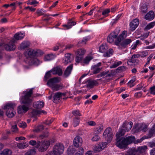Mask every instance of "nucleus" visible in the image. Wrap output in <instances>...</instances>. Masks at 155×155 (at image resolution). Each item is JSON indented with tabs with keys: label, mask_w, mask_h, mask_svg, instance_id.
<instances>
[{
	"label": "nucleus",
	"mask_w": 155,
	"mask_h": 155,
	"mask_svg": "<svg viewBox=\"0 0 155 155\" xmlns=\"http://www.w3.org/2000/svg\"><path fill=\"white\" fill-rule=\"evenodd\" d=\"M133 123L132 122H130L129 123H124L119 129L118 132L116 134V144L119 148L122 149L128 144L133 142L134 143L135 137L133 136H129L126 138L121 137L124 135L125 132L128 131L131 129Z\"/></svg>",
	"instance_id": "nucleus-1"
},
{
	"label": "nucleus",
	"mask_w": 155,
	"mask_h": 155,
	"mask_svg": "<svg viewBox=\"0 0 155 155\" xmlns=\"http://www.w3.org/2000/svg\"><path fill=\"white\" fill-rule=\"evenodd\" d=\"M42 54V52L39 50L28 49L25 53V55L27 58L25 60L26 62L30 65L39 64V61L35 56L41 55Z\"/></svg>",
	"instance_id": "nucleus-2"
},
{
	"label": "nucleus",
	"mask_w": 155,
	"mask_h": 155,
	"mask_svg": "<svg viewBox=\"0 0 155 155\" xmlns=\"http://www.w3.org/2000/svg\"><path fill=\"white\" fill-rule=\"evenodd\" d=\"M25 35V33L21 32H18L15 34L14 38L12 39L10 41L8 44L4 45L5 49L7 51L13 50L15 48V46L14 43L16 40H21L23 39Z\"/></svg>",
	"instance_id": "nucleus-3"
},
{
	"label": "nucleus",
	"mask_w": 155,
	"mask_h": 155,
	"mask_svg": "<svg viewBox=\"0 0 155 155\" xmlns=\"http://www.w3.org/2000/svg\"><path fill=\"white\" fill-rule=\"evenodd\" d=\"M61 81L59 78L55 77L49 79L47 82V85L54 91H57L62 89L63 85L62 84H58Z\"/></svg>",
	"instance_id": "nucleus-4"
},
{
	"label": "nucleus",
	"mask_w": 155,
	"mask_h": 155,
	"mask_svg": "<svg viewBox=\"0 0 155 155\" xmlns=\"http://www.w3.org/2000/svg\"><path fill=\"white\" fill-rule=\"evenodd\" d=\"M16 104L12 102L7 103L4 106V109L6 110V114L8 117H13L16 114L14 108Z\"/></svg>",
	"instance_id": "nucleus-5"
},
{
	"label": "nucleus",
	"mask_w": 155,
	"mask_h": 155,
	"mask_svg": "<svg viewBox=\"0 0 155 155\" xmlns=\"http://www.w3.org/2000/svg\"><path fill=\"white\" fill-rule=\"evenodd\" d=\"M24 96H22L20 97V102L24 104H28L32 101L31 94L32 93V89L27 90L25 92H23Z\"/></svg>",
	"instance_id": "nucleus-6"
},
{
	"label": "nucleus",
	"mask_w": 155,
	"mask_h": 155,
	"mask_svg": "<svg viewBox=\"0 0 155 155\" xmlns=\"http://www.w3.org/2000/svg\"><path fill=\"white\" fill-rule=\"evenodd\" d=\"M85 53V50L83 49H79L76 51L75 59L76 63H78L82 60Z\"/></svg>",
	"instance_id": "nucleus-7"
},
{
	"label": "nucleus",
	"mask_w": 155,
	"mask_h": 155,
	"mask_svg": "<svg viewBox=\"0 0 155 155\" xmlns=\"http://www.w3.org/2000/svg\"><path fill=\"white\" fill-rule=\"evenodd\" d=\"M50 144V142L49 140H46L41 142L38 141L37 142L36 147L38 148L40 147L39 149V150L42 152L45 151L48 147Z\"/></svg>",
	"instance_id": "nucleus-8"
},
{
	"label": "nucleus",
	"mask_w": 155,
	"mask_h": 155,
	"mask_svg": "<svg viewBox=\"0 0 155 155\" xmlns=\"http://www.w3.org/2000/svg\"><path fill=\"white\" fill-rule=\"evenodd\" d=\"M64 150V147L61 143H57L54 147L53 150L51 151L55 155H60L62 153Z\"/></svg>",
	"instance_id": "nucleus-9"
},
{
	"label": "nucleus",
	"mask_w": 155,
	"mask_h": 155,
	"mask_svg": "<svg viewBox=\"0 0 155 155\" xmlns=\"http://www.w3.org/2000/svg\"><path fill=\"white\" fill-rule=\"evenodd\" d=\"M111 129L110 127H107L104 131L103 134L104 137L108 143H110L112 140L113 136L111 132Z\"/></svg>",
	"instance_id": "nucleus-10"
},
{
	"label": "nucleus",
	"mask_w": 155,
	"mask_h": 155,
	"mask_svg": "<svg viewBox=\"0 0 155 155\" xmlns=\"http://www.w3.org/2000/svg\"><path fill=\"white\" fill-rule=\"evenodd\" d=\"M119 32L120 30L117 28L111 32L107 37V42L110 43H112L114 42V39L117 38Z\"/></svg>",
	"instance_id": "nucleus-11"
},
{
	"label": "nucleus",
	"mask_w": 155,
	"mask_h": 155,
	"mask_svg": "<svg viewBox=\"0 0 155 155\" xmlns=\"http://www.w3.org/2000/svg\"><path fill=\"white\" fill-rule=\"evenodd\" d=\"M132 40L130 39H126L123 40L121 42H116L115 45L118 46V48L120 49L126 48L127 45L131 43Z\"/></svg>",
	"instance_id": "nucleus-12"
},
{
	"label": "nucleus",
	"mask_w": 155,
	"mask_h": 155,
	"mask_svg": "<svg viewBox=\"0 0 155 155\" xmlns=\"http://www.w3.org/2000/svg\"><path fill=\"white\" fill-rule=\"evenodd\" d=\"M65 96L66 93H65L56 92L53 96V101L54 103H57L62 98L64 99V98L63 97H64Z\"/></svg>",
	"instance_id": "nucleus-13"
},
{
	"label": "nucleus",
	"mask_w": 155,
	"mask_h": 155,
	"mask_svg": "<svg viewBox=\"0 0 155 155\" xmlns=\"http://www.w3.org/2000/svg\"><path fill=\"white\" fill-rule=\"evenodd\" d=\"M139 24V20L136 18L130 22V28L131 31H134L137 27Z\"/></svg>",
	"instance_id": "nucleus-14"
},
{
	"label": "nucleus",
	"mask_w": 155,
	"mask_h": 155,
	"mask_svg": "<svg viewBox=\"0 0 155 155\" xmlns=\"http://www.w3.org/2000/svg\"><path fill=\"white\" fill-rule=\"evenodd\" d=\"M29 107L28 105H24L19 106L18 108V112L19 114H21L26 113L29 109Z\"/></svg>",
	"instance_id": "nucleus-15"
},
{
	"label": "nucleus",
	"mask_w": 155,
	"mask_h": 155,
	"mask_svg": "<svg viewBox=\"0 0 155 155\" xmlns=\"http://www.w3.org/2000/svg\"><path fill=\"white\" fill-rule=\"evenodd\" d=\"M107 145L106 142L102 143H100L95 147L94 150L95 152H98L104 149Z\"/></svg>",
	"instance_id": "nucleus-16"
},
{
	"label": "nucleus",
	"mask_w": 155,
	"mask_h": 155,
	"mask_svg": "<svg viewBox=\"0 0 155 155\" xmlns=\"http://www.w3.org/2000/svg\"><path fill=\"white\" fill-rule=\"evenodd\" d=\"M82 143V140L79 136H76L74 138L73 143L74 145L76 147H78L81 146Z\"/></svg>",
	"instance_id": "nucleus-17"
},
{
	"label": "nucleus",
	"mask_w": 155,
	"mask_h": 155,
	"mask_svg": "<svg viewBox=\"0 0 155 155\" xmlns=\"http://www.w3.org/2000/svg\"><path fill=\"white\" fill-rule=\"evenodd\" d=\"M51 72L53 74H58L59 76L61 75L62 74V70L61 67H57L51 70Z\"/></svg>",
	"instance_id": "nucleus-18"
},
{
	"label": "nucleus",
	"mask_w": 155,
	"mask_h": 155,
	"mask_svg": "<svg viewBox=\"0 0 155 155\" xmlns=\"http://www.w3.org/2000/svg\"><path fill=\"white\" fill-rule=\"evenodd\" d=\"M154 12L152 11H150L145 15L144 18L147 20L151 21L154 19Z\"/></svg>",
	"instance_id": "nucleus-19"
},
{
	"label": "nucleus",
	"mask_w": 155,
	"mask_h": 155,
	"mask_svg": "<svg viewBox=\"0 0 155 155\" xmlns=\"http://www.w3.org/2000/svg\"><path fill=\"white\" fill-rule=\"evenodd\" d=\"M101 63H99L91 67V70L94 74L98 73L101 70V68H99L101 65Z\"/></svg>",
	"instance_id": "nucleus-20"
},
{
	"label": "nucleus",
	"mask_w": 155,
	"mask_h": 155,
	"mask_svg": "<svg viewBox=\"0 0 155 155\" xmlns=\"http://www.w3.org/2000/svg\"><path fill=\"white\" fill-rule=\"evenodd\" d=\"M97 84L96 81L88 80L86 82V87L87 88H91Z\"/></svg>",
	"instance_id": "nucleus-21"
},
{
	"label": "nucleus",
	"mask_w": 155,
	"mask_h": 155,
	"mask_svg": "<svg viewBox=\"0 0 155 155\" xmlns=\"http://www.w3.org/2000/svg\"><path fill=\"white\" fill-rule=\"evenodd\" d=\"M147 126L144 124H141L139 125L136 128V131L139 132L142 131L143 132H146L147 130Z\"/></svg>",
	"instance_id": "nucleus-22"
},
{
	"label": "nucleus",
	"mask_w": 155,
	"mask_h": 155,
	"mask_svg": "<svg viewBox=\"0 0 155 155\" xmlns=\"http://www.w3.org/2000/svg\"><path fill=\"white\" fill-rule=\"evenodd\" d=\"M71 54L67 53L65 54L64 57L63 58V62L65 64H66L71 62L70 58Z\"/></svg>",
	"instance_id": "nucleus-23"
},
{
	"label": "nucleus",
	"mask_w": 155,
	"mask_h": 155,
	"mask_svg": "<svg viewBox=\"0 0 155 155\" xmlns=\"http://www.w3.org/2000/svg\"><path fill=\"white\" fill-rule=\"evenodd\" d=\"M127 32L125 31H124L123 32L120 34L118 37H117V41H115L116 42L120 43L121 40H122L124 38L126 37L127 36Z\"/></svg>",
	"instance_id": "nucleus-24"
},
{
	"label": "nucleus",
	"mask_w": 155,
	"mask_h": 155,
	"mask_svg": "<svg viewBox=\"0 0 155 155\" xmlns=\"http://www.w3.org/2000/svg\"><path fill=\"white\" fill-rule=\"evenodd\" d=\"M30 42L28 41H24L20 45L19 48L21 50L24 49L28 48L30 45Z\"/></svg>",
	"instance_id": "nucleus-25"
},
{
	"label": "nucleus",
	"mask_w": 155,
	"mask_h": 155,
	"mask_svg": "<svg viewBox=\"0 0 155 155\" xmlns=\"http://www.w3.org/2000/svg\"><path fill=\"white\" fill-rule=\"evenodd\" d=\"M137 149L138 153L143 154L146 153L147 148L146 146L144 145L138 147Z\"/></svg>",
	"instance_id": "nucleus-26"
},
{
	"label": "nucleus",
	"mask_w": 155,
	"mask_h": 155,
	"mask_svg": "<svg viewBox=\"0 0 155 155\" xmlns=\"http://www.w3.org/2000/svg\"><path fill=\"white\" fill-rule=\"evenodd\" d=\"M76 23L75 22L73 21L72 20H70L68 21L67 25H64L63 26L66 28V29H69L71 28L72 26L74 25Z\"/></svg>",
	"instance_id": "nucleus-27"
},
{
	"label": "nucleus",
	"mask_w": 155,
	"mask_h": 155,
	"mask_svg": "<svg viewBox=\"0 0 155 155\" xmlns=\"http://www.w3.org/2000/svg\"><path fill=\"white\" fill-rule=\"evenodd\" d=\"M44 105V102L42 101H38L33 103L34 107L37 108H42Z\"/></svg>",
	"instance_id": "nucleus-28"
},
{
	"label": "nucleus",
	"mask_w": 155,
	"mask_h": 155,
	"mask_svg": "<svg viewBox=\"0 0 155 155\" xmlns=\"http://www.w3.org/2000/svg\"><path fill=\"white\" fill-rule=\"evenodd\" d=\"M56 57L55 54H48L45 56L44 58L45 61H49L54 59Z\"/></svg>",
	"instance_id": "nucleus-29"
},
{
	"label": "nucleus",
	"mask_w": 155,
	"mask_h": 155,
	"mask_svg": "<svg viewBox=\"0 0 155 155\" xmlns=\"http://www.w3.org/2000/svg\"><path fill=\"white\" fill-rule=\"evenodd\" d=\"M137 149L132 148L130 149L128 152L129 155H138Z\"/></svg>",
	"instance_id": "nucleus-30"
},
{
	"label": "nucleus",
	"mask_w": 155,
	"mask_h": 155,
	"mask_svg": "<svg viewBox=\"0 0 155 155\" xmlns=\"http://www.w3.org/2000/svg\"><path fill=\"white\" fill-rule=\"evenodd\" d=\"M72 68V64L70 65L67 68L64 72V74L65 76H68L71 74Z\"/></svg>",
	"instance_id": "nucleus-31"
},
{
	"label": "nucleus",
	"mask_w": 155,
	"mask_h": 155,
	"mask_svg": "<svg viewBox=\"0 0 155 155\" xmlns=\"http://www.w3.org/2000/svg\"><path fill=\"white\" fill-rule=\"evenodd\" d=\"M139 54H134L133 55L130 59L129 60L128 62H127V63H128V62H132V63H134L135 62H137L138 60H136L135 59V58H137L139 57Z\"/></svg>",
	"instance_id": "nucleus-32"
},
{
	"label": "nucleus",
	"mask_w": 155,
	"mask_h": 155,
	"mask_svg": "<svg viewBox=\"0 0 155 155\" xmlns=\"http://www.w3.org/2000/svg\"><path fill=\"white\" fill-rule=\"evenodd\" d=\"M140 12L143 13H145L147 11V5L145 4L142 5L140 8Z\"/></svg>",
	"instance_id": "nucleus-33"
},
{
	"label": "nucleus",
	"mask_w": 155,
	"mask_h": 155,
	"mask_svg": "<svg viewBox=\"0 0 155 155\" xmlns=\"http://www.w3.org/2000/svg\"><path fill=\"white\" fill-rule=\"evenodd\" d=\"M113 50L112 49H110L106 52L104 53V56L105 57H108L111 56L113 54Z\"/></svg>",
	"instance_id": "nucleus-34"
},
{
	"label": "nucleus",
	"mask_w": 155,
	"mask_h": 155,
	"mask_svg": "<svg viewBox=\"0 0 155 155\" xmlns=\"http://www.w3.org/2000/svg\"><path fill=\"white\" fill-rule=\"evenodd\" d=\"M18 147L20 149H23L28 146V144L26 143H21L17 144Z\"/></svg>",
	"instance_id": "nucleus-35"
},
{
	"label": "nucleus",
	"mask_w": 155,
	"mask_h": 155,
	"mask_svg": "<svg viewBox=\"0 0 155 155\" xmlns=\"http://www.w3.org/2000/svg\"><path fill=\"white\" fill-rule=\"evenodd\" d=\"M103 129V127L102 126H99L94 129V131L95 134L99 133Z\"/></svg>",
	"instance_id": "nucleus-36"
},
{
	"label": "nucleus",
	"mask_w": 155,
	"mask_h": 155,
	"mask_svg": "<svg viewBox=\"0 0 155 155\" xmlns=\"http://www.w3.org/2000/svg\"><path fill=\"white\" fill-rule=\"evenodd\" d=\"M141 44V42L139 40H137L135 42H134L131 46V49L134 50L136 48L137 46L139 45H140Z\"/></svg>",
	"instance_id": "nucleus-37"
},
{
	"label": "nucleus",
	"mask_w": 155,
	"mask_h": 155,
	"mask_svg": "<svg viewBox=\"0 0 155 155\" xmlns=\"http://www.w3.org/2000/svg\"><path fill=\"white\" fill-rule=\"evenodd\" d=\"M155 25V21H153L148 24L146 26L145 29L146 30H148L152 28Z\"/></svg>",
	"instance_id": "nucleus-38"
},
{
	"label": "nucleus",
	"mask_w": 155,
	"mask_h": 155,
	"mask_svg": "<svg viewBox=\"0 0 155 155\" xmlns=\"http://www.w3.org/2000/svg\"><path fill=\"white\" fill-rule=\"evenodd\" d=\"M41 114V111L39 110L35 109L33 110L31 112L32 117H35Z\"/></svg>",
	"instance_id": "nucleus-39"
},
{
	"label": "nucleus",
	"mask_w": 155,
	"mask_h": 155,
	"mask_svg": "<svg viewBox=\"0 0 155 155\" xmlns=\"http://www.w3.org/2000/svg\"><path fill=\"white\" fill-rule=\"evenodd\" d=\"M12 153V152L9 149H5L1 153V155H10Z\"/></svg>",
	"instance_id": "nucleus-40"
},
{
	"label": "nucleus",
	"mask_w": 155,
	"mask_h": 155,
	"mask_svg": "<svg viewBox=\"0 0 155 155\" xmlns=\"http://www.w3.org/2000/svg\"><path fill=\"white\" fill-rule=\"evenodd\" d=\"M121 64L122 62L120 61H116L112 65L110 66V68H114L117 67Z\"/></svg>",
	"instance_id": "nucleus-41"
},
{
	"label": "nucleus",
	"mask_w": 155,
	"mask_h": 155,
	"mask_svg": "<svg viewBox=\"0 0 155 155\" xmlns=\"http://www.w3.org/2000/svg\"><path fill=\"white\" fill-rule=\"evenodd\" d=\"M93 58L92 55L87 56L84 60V63L85 64H87Z\"/></svg>",
	"instance_id": "nucleus-42"
},
{
	"label": "nucleus",
	"mask_w": 155,
	"mask_h": 155,
	"mask_svg": "<svg viewBox=\"0 0 155 155\" xmlns=\"http://www.w3.org/2000/svg\"><path fill=\"white\" fill-rule=\"evenodd\" d=\"M80 120L79 118L75 117L73 120V125L75 127L78 125L79 123Z\"/></svg>",
	"instance_id": "nucleus-43"
},
{
	"label": "nucleus",
	"mask_w": 155,
	"mask_h": 155,
	"mask_svg": "<svg viewBox=\"0 0 155 155\" xmlns=\"http://www.w3.org/2000/svg\"><path fill=\"white\" fill-rule=\"evenodd\" d=\"M52 74L51 72V70L47 72L45 74L44 77L45 80H47L50 77H51Z\"/></svg>",
	"instance_id": "nucleus-44"
},
{
	"label": "nucleus",
	"mask_w": 155,
	"mask_h": 155,
	"mask_svg": "<svg viewBox=\"0 0 155 155\" xmlns=\"http://www.w3.org/2000/svg\"><path fill=\"white\" fill-rule=\"evenodd\" d=\"M107 48V46L105 44H103L101 45L99 48V50L100 52H103L104 50Z\"/></svg>",
	"instance_id": "nucleus-45"
},
{
	"label": "nucleus",
	"mask_w": 155,
	"mask_h": 155,
	"mask_svg": "<svg viewBox=\"0 0 155 155\" xmlns=\"http://www.w3.org/2000/svg\"><path fill=\"white\" fill-rule=\"evenodd\" d=\"M44 129V126L42 125H40L37 127L34 130V131L38 132Z\"/></svg>",
	"instance_id": "nucleus-46"
},
{
	"label": "nucleus",
	"mask_w": 155,
	"mask_h": 155,
	"mask_svg": "<svg viewBox=\"0 0 155 155\" xmlns=\"http://www.w3.org/2000/svg\"><path fill=\"white\" fill-rule=\"evenodd\" d=\"M83 153V148L81 147L78 149L77 152L75 153V155H82Z\"/></svg>",
	"instance_id": "nucleus-47"
},
{
	"label": "nucleus",
	"mask_w": 155,
	"mask_h": 155,
	"mask_svg": "<svg viewBox=\"0 0 155 155\" xmlns=\"http://www.w3.org/2000/svg\"><path fill=\"white\" fill-rule=\"evenodd\" d=\"M90 39V36L84 37L82 40L81 43L83 44H86V42L89 40Z\"/></svg>",
	"instance_id": "nucleus-48"
},
{
	"label": "nucleus",
	"mask_w": 155,
	"mask_h": 155,
	"mask_svg": "<svg viewBox=\"0 0 155 155\" xmlns=\"http://www.w3.org/2000/svg\"><path fill=\"white\" fill-rule=\"evenodd\" d=\"M36 151L34 150H31L27 152L25 155H35Z\"/></svg>",
	"instance_id": "nucleus-49"
},
{
	"label": "nucleus",
	"mask_w": 155,
	"mask_h": 155,
	"mask_svg": "<svg viewBox=\"0 0 155 155\" xmlns=\"http://www.w3.org/2000/svg\"><path fill=\"white\" fill-rule=\"evenodd\" d=\"M149 134L152 136L153 134H155V124H154L152 128L149 131Z\"/></svg>",
	"instance_id": "nucleus-50"
},
{
	"label": "nucleus",
	"mask_w": 155,
	"mask_h": 155,
	"mask_svg": "<svg viewBox=\"0 0 155 155\" xmlns=\"http://www.w3.org/2000/svg\"><path fill=\"white\" fill-rule=\"evenodd\" d=\"M135 81V78H133L131 80H130L128 83V85H129L130 87L133 86L134 85V83Z\"/></svg>",
	"instance_id": "nucleus-51"
},
{
	"label": "nucleus",
	"mask_w": 155,
	"mask_h": 155,
	"mask_svg": "<svg viewBox=\"0 0 155 155\" xmlns=\"http://www.w3.org/2000/svg\"><path fill=\"white\" fill-rule=\"evenodd\" d=\"M147 138L145 137H143L140 139H137L136 140H134V143H140L143 140L145 139H147Z\"/></svg>",
	"instance_id": "nucleus-52"
},
{
	"label": "nucleus",
	"mask_w": 155,
	"mask_h": 155,
	"mask_svg": "<svg viewBox=\"0 0 155 155\" xmlns=\"http://www.w3.org/2000/svg\"><path fill=\"white\" fill-rule=\"evenodd\" d=\"M110 12V10L109 9H107L104 10L102 12V15L105 17H107V14Z\"/></svg>",
	"instance_id": "nucleus-53"
},
{
	"label": "nucleus",
	"mask_w": 155,
	"mask_h": 155,
	"mask_svg": "<svg viewBox=\"0 0 155 155\" xmlns=\"http://www.w3.org/2000/svg\"><path fill=\"white\" fill-rule=\"evenodd\" d=\"M100 139V137L97 135H94L91 139L93 141H98Z\"/></svg>",
	"instance_id": "nucleus-54"
},
{
	"label": "nucleus",
	"mask_w": 155,
	"mask_h": 155,
	"mask_svg": "<svg viewBox=\"0 0 155 155\" xmlns=\"http://www.w3.org/2000/svg\"><path fill=\"white\" fill-rule=\"evenodd\" d=\"M150 94L155 95V86H153L150 88Z\"/></svg>",
	"instance_id": "nucleus-55"
},
{
	"label": "nucleus",
	"mask_w": 155,
	"mask_h": 155,
	"mask_svg": "<svg viewBox=\"0 0 155 155\" xmlns=\"http://www.w3.org/2000/svg\"><path fill=\"white\" fill-rule=\"evenodd\" d=\"M48 132H46L45 133H44L43 134L39 136V138L41 139H43L48 136Z\"/></svg>",
	"instance_id": "nucleus-56"
},
{
	"label": "nucleus",
	"mask_w": 155,
	"mask_h": 155,
	"mask_svg": "<svg viewBox=\"0 0 155 155\" xmlns=\"http://www.w3.org/2000/svg\"><path fill=\"white\" fill-rule=\"evenodd\" d=\"M148 54V52L147 51H144L141 52L140 54V56L142 57H144L146 56Z\"/></svg>",
	"instance_id": "nucleus-57"
},
{
	"label": "nucleus",
	"mask_w": 155,
	"mask_h": 155,
	"mask_svg": "<svg viewBox=\"0 0 155 155\" xmlns=\"http://www.w3.org/2000/svg\"><path fill=\"white\" fill-rule=\"evenodd\" d=\"M19 126L21 127L24 128L26 127L27 125L25 122H21L19 124Z\"/></svg>",
	"instance_id": "nucleus-58"
},
{
	"label": "nucleus",
	"mask_w": 155,
	"mask_h": 155,
	"mask_svg": "<svg viewBox=\"0 0 155 155\" xmlns=\"http://www.w3.org/2000/svg\"><path fill=\"white\" fill-rule=\"evenodd\" d=\"M59 46L61 47H62L63 46V45H61L60 44H58V45H57L55 47H54L53 50L55 51L58 50L59 49Z\"/></svg>",
	"instance_id": "nucleus-59"
},
{
	"label": "nucleus",
	"mask_w": 155,
	"mask_h": 155,
	"mask_svg": "<svg viewBox=\"0 0 155 155\" xmlns=\"http://www.w3.org/2000/svg\"><path fill=\"white\" fill-rule=\"evenodd\" d=\"M155 47V43H154L152 45H150L146 47L145 49H152Z\"/></svg>",
	"instance_id": "nucleus-60"
},
{
	"label": "nucleus",
	"mask_w": 155,
	"mask_h": 155,
	"mask_svg": "<svg viewBox=\"0 0 155 155\" xmlns=\"http://www.w3.org/2000/svg\"><path fill=\"white\" fill-rule=\"evenodd\" d=\"M29 143L32 146H34L37 144V143L36 141L33 140L30 141L29 142Z\"/></svg>",
	"instance_id": "nucleus-61"
},
{
	"label": "nucleus",
	"mask_w": 155,
	"mask_h": 155,
	"mask_svg": "<svg viewBox=\"0 0 155 155\" xmlns=\"http://www.w3.org/2000/svg\"><path fill=\"white\" fill-rule=\"evenodd\" d=\"M12 130L13 132H16L18 130L17 125L13 126L12 127Z\"/></svg>",
	"instance_id": "nucleus-62"
},
{
	"label": "nucleus",
	"mask_w": 155,
	"mask_h": 155,
	"mask_svg": "<svg viewBox=\"0 0 155 155\" xmlns=\"http://www.w3.org/2000/svg\"><path fill=\"white\" fill-rule=\"evenodd\" d=\"M72 114L74 115L81 116L78 110H75L72 112Z\"/></svg>",
	"instance_id": "nucleus-63"
},
{
	"label": "nucleus",
	"mask_w": 155,
	"mask_h": 155,
	"mask_svg": "<svg viewBox=\"0 0 155 155\" xmlns=\"http://www.w3.org/2000/svg\"><path fill=\"white\" fill-rule=\"evenodd\" d=\"M87 124L91 126H93L95 125V123L92 121H90L88 122Z\"/></svg>",
	"instance_id": "nucleus-64"
}]
</instances>
